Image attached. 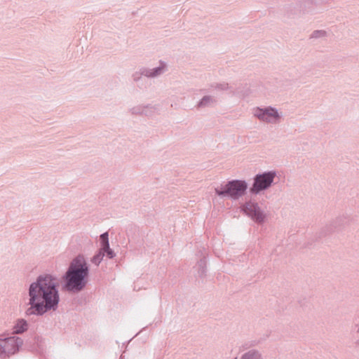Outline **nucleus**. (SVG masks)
<instances>
[{
	"label": "nucleus",
	"mask_w": 359,
	"mask_h": 359,
	"mask_svg": "<svg viewBox=\"0 0 359 359\" xmlns=\"http://www.w3.org/2000/svg\"><path fill=\"white\" fill-rule=\"evenodd\" d=\"M29 307L26 316H42L50 311H56L60 302L59 283L56 276L50 273L38 276L28 287Z\"/></svg>",
	"instance_id": "obj_1"
},
{
	"label": "nucleus",
	"mask_w": 359,
	"mask_h": 359,
	"mask_svg": "<svg viewBox=\"0 0 359 359\" xmlns=\"http://www.w3.org/2000/svg\"><path fill=\"white\" fill-rule=\"evenodd\" d=\"M89 266L83 255L72 259L62 276L63 288L66 291L79 292L83 290L88 283Z\"/></svg>",
	"instance_id": "obj_2"
},
{
	"label": "nucleus",
	"mask_w": 359,
	"mask_h": 359,
	"mask_svg": "<svg viewBox=\"0 0 359 359\" xmlns=\"http://www.w3.org/2000/svg\"><path fill=\"white\" fill-rule=\"evenodd\" d=\"M248 185L245 180H232L224 185L215 189V194L221 197L238 200L246 194Z\"/></svg>",
	"instance_id": "obj_3"
},
{
	"label": "nucleus",
	"mask_w": 359,
	"mask_h": 359,
	"mask_svg": "<svg viewBox=\"0 0 359 359\" xmlns=\"http://www.w3.org/2000/svg\"><path fill=\"white\" fill-rule=\"evenodd\" d=\"M276 177V172L273 170L255 175L253 177V183L249 189L250 193L252 195H257L267 190L273 184Z\"/></svg>",
	"instance_id": "obj_4"
},
{
	"label": "nucleus",
	"mask_w": 359,
	"mask_h": 359,
	"mask_svg": "<svg viewBox=\"0 0 359 359\" xmlns=\"http://www.w3.org/2000/svg\"><path fill=\"white\" fill-rule=\"evenodd\" d=\"M22 344L23 340L20 337L0 336V358H10L19 351Z\"/></svg>",
	"instance_id": "obj_5"
},
{
	"label": "nucleus",
	"mask_w": 359,
	"mask_h": 359,
	"mask_svg": "<svg viewBox=\"0 0 359 359\" xmlns=\"http://www.w3.org/2000/svg\"><path fill=\"white\" fill-rule=\"evenodd\" d=\"M241 210L257 224H262L266 220V215L259 207L258 203L255 201H246L241 206Z\"/></svg>",
	"instance_id": "obj_6"
},
{
	"label": "nucleus",
	"mask_w": 359,
	"mask_h": 359,
	"mask_svg": "<svg viewBox=\"0 0 359 359\" xmlns=\"http://www.w3.org/2000/svg\"><path fill=\"white\" fill-rule=\"evenodd\" d=\"M167 70V64L163 61H160L159 66L156 67H141L139 71L133 74L132 79L134 82L137 83L142 79V76L150 79L156 78L163 74Z\"/></svg>",
	"instance_id": "obj_7"
},
{
	"label": "nucleus",
	"mask_w": 359,
	"mask_h": 359,
	"mask_svg": "<svg viewBox=\"0 0 359 359\" xmlns=\"http://www.w3.org/2000/svg\"><path fill=\"white\" fill-rule=\"evenodd\" d=\"M254 116L267 123H277L281 118L278 109L271 106L264 108L257 107L254 109Z\"/></svg>",
	"instance_id": "obj_8"
},
{
	"label": "nucleus",
	"mask_w": 359,
	"mask_h": 359,
	"mask_svg": "<svg viewBox=\"0 0 359 359\" xmlns=\"http://www.w3.org/2000/svg\"><path fill=\"white\" fill-rule=\"evenodd\" d=\"M316 7V4L313 0H302L299 2L297 7L294 6H289L287 8V17L291 18L293 15L298 13H312Z\"/></svg>",
	"instance_id": "obj_9"
},
{
	"label": "nucleus",
	"mask_w": 359,
	"mask_h": 359,
	"mask_svg": "<svg viewBox=\"0 0 359 359\" xmlns=\"http://www.w3.org/2000/svg\"><path fill=\"white\" fill-rule=\"evenodd\" d=\"M344 219L343 217H338L334 219H332L324 226L320 231L321 236H325L330 234L335 231L340 229L344 224Z\"/></svg>",
	"instance_id": "obj_10"
},
{
	"label": "nucleus",
	"mask_w": 359,
	"mask_h": 359,
	"mask_svg": "<svg viewBox=\"0 0 359 359\" xmlns=\"http://www.w3.org/2000/svg\"><path fill=\"white\" fill-rule=\"evenodd\" d=\"M100 248L104 254V256L106 255L107 258L113 259L116 256V254L109 247L108 232H104L100 235Z\"/></svg>",
	"instance_id": "obj_11"
},
{
	"label": "nucleus",
	"mask_w": 359,
	"mask_h": 359,
	"mask_svg": "<svg viewBox=\"0 0 359 359\" xmlns=\"http://www.w3.org/2000/svg\"><path fill=\"white\" fill-rule=\"evenodd\" d=\"M217 100L212 95L203 96L196 105L197 109H203L206 107H211L215 105Z\"/></svg>",
	"instance_id": "obj_12"
},
{
	"label": "nucleus",
	"mask_w": 359,
	"mask_h": 359,
	"mask_svg": "<svg viewBox=\"0 0 359 359\" xmlns=\"http://www.w3.org/2000/svg\"><path fill=\"white\" fill-rule=\"evenodd\" d=\"M28 329V323L25 319H18L15 325L13 327V333L22 334L27 331Z\"/></svg>",
	"instance_id": "obj_13"
},
{
	"label": "nucleus",
	"mask_w": 359,
	"mask_h": 359,
	"mask_svg": "<svg viewBox=\"0 0 359 359\" xmlns=\"http://www.w3.org/2000/svg\"><path fill=\"white\" fill-rule=\"evenodd\" d=\"M206 258L204 255L201 257L199 261L197 262L196 267H197L198 270V276L200 278H203L206 276Z\"/></svg>",
	"instance_id": "obj_14"
},
{
	"label": "nucleus",
	"mask_w": 359,
	"mask_h": 359,
	"mask_svg": "<svg viewBox=\"0 0 359 359\" xmlns=\"http://www.w3.org/2000/svg\"><path fill=\"white\" fill-rule=\"evenodd\" d=\"M241 359H264L262 353L256 350L252 349L245 353L241 358Z\"/></svg>",
	"instance_id": "obj_15"
},
{
	"label": "nucleus",
	"mask_w": 359,
	"mask_h": 359,
	"mask_svg": "<svg viewBox=\"0 0 359 359\" xmlns=\"http://www.w3.org/2000/svg\"><path fill=\"white\" fill-rule=\"evenodd\" d=\"M210 88L220 91L230 90L233 93L231 86L226 82L212 83Z\"/></svg>",
	"instance_id": "obj_16"
},
{
	"label": "nucleus",
	"mask_w": 359,
	"mask_h": 359,
	"mask_svg": "<svg viewBox=\"0 0 359 359\" xmlns=\"http://www.w3.org/2000/svg\"><path fill=\"white\" fill-rule=\"evenodd\" d=\"M158 109V107L157 105H151L149 104L144 105L142 116H151Z\"/></svg>",
	"instance_id": "obj_17"
},
{
	"label": "nucleus",
	"mask_w": 359,
	"mask_h": 359,
	"mask_svg": "<svg viewBox=\"0 0 359 359\" xmlns=\"http://www.w3.org/2000/svg\"><path fill=\"white\" fill-rule=\"evenodd\" d=\"M104 254L101 250V248L97 252V253L91 258V262L96 266H99L104 258Z\"/></svg>",
	"instance_id": "obj_18"
},
{
	"label": "nucleus",
	"mask_w": 359,
	"mask_h": 359,
	"mask_svg": "<svg viewBox=\"0 0 359 359\" xmlns=\"http://www.w3.org/2000/svg\"><path fill=\"white\" fill-rule=\"evenodd\" d=\"M143 107H144V104H140V105L135 106V107H132L131 109H130V112L133 115L142 116Z\"/></svg>",
	"instance_id": "obj_19"
},
{
	"label": "nucleus",
	"mask_w": 359,
	"mask_h": 359,
	"mask_svg": "<svg viewBox=\"0 0 359 359\" xmlns=\"http://www.w3.org/2000/svg\"><path fill=\"white\" fill-rule=\"evenodd\" d=\"M327 33L324 30H315L311 35V39H318L325 37Z\"/></svg>",
	"instance_id": "obj_20"
},
{
	"label": "nucleus",
	"mask_w": 359,
	"mask_h": 359,
	"mask_svg": "<svg viewBox=\"0 0 359 359\" xmlns=\"http://www.w3.org/2000/svg\"><path fill=\"white\" fill-rule=\"evenodd\" d=\"M358 334H359V329L358 330ZM358 344H359V339L358 340Z\"/></svg>",
	"instance_id": "obj_21"
},
{
	"label": "nucleus",
	"mask_w": 359,
	"mask_h": 359,
	"mask_svg": "<svg viewBox=\"0 0 359 359\" xmlns=\"http://www.w3.org/2000/svg\"><path fill=\"white\" fill-rule=\"evenodd\" d=\"M235 359H237L236 358Z\"/></svg>",
	"instance_id": "obj_22"
}]
</instances>
